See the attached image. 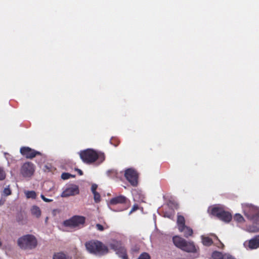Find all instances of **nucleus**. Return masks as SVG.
I'll return each mask as SVG.
<instances>
[{
	"label": "nucleus",
	"mask_w": 259,
	"mask_h": 259,
	"mask_svg": "<svg viewBox=\"0 0 259 259\" xmlns=\"http://www.w3.org/2000/svg\"><path fill=\"white\" fill-rule=\"evenodd\" d=\"M96 227L98 230L100 231H103L104 230V227L100 224H96Z\"/></svg>",
	"instance_id": "obj_29"
},
{
	"label": "nucleus",
	"mask_w": 259,
	"mask_h": 259,
	"mask_svg": "<svg viewBox=\"0 0 259 259\" xmlns=\"http://www.w3.org/2000/svg\"><path fill=\"white\" fill-rule=\"evenodd\" d=\"M6 199L4 198H1L0 199V206H2L5 203Z\"/></svg>",
	"instance_id": "obj_33"
},
{
	"label": "nucleus",
	"mask_w": 259,
	"mask_h": 259,
	"mask_svg": "<svg viewBox=\"0 0 259 259\" xmlns=\"http://www.w3.org/2000/svg\"><path fill=\"white\" fill-rule=\"evenodd\" d=\"M40 197L41 198V199L45 201V202H52L53 201V200L52 199H48V198H47L46 197H45V196L42 194H41L40 195Z\"/></svg>",
	"instance_id": "obj_30"
},
{
	"label": "nucleus",
	"mask_w": 259,
	"mask_h": 259,
	"mask_svg": "<svg viewBox=\"0 0 259 259\" xmlns=\"http://www.w3.org/2000/svg\"><path fill=\"white\" fill-rule=\"evenodd\" d=\"M79 193V190L78 186L74 185L67 188L63 191L61 196L62 197H67L70 196H74L78 194Z\"/></svg>",
	"instance_id": "obj_12"
},
{
	"label": "nucleus",
	"mask_w": 259,
	"mask_h": 259,
	"mask_svg": "<svg viewBox=\"0 0 259 259\" xmlns=\"http://www.w3.org/2000/svg\"><path fill=\"white\" fill-rule=\"evenodd\" d=\"M85 221V218L83 216L74 215L70 219L64 221L63 225L66 227H76L84 224Z\"/></svg>",
	"instance_id": "obj_9"
},
{
	"label": "nucleus",
	"mask_w": 259,
	"mask_h": 259,
	"mask_svg": "<svg viewBox=\"0 0 259 259\" xmlns=\"http://www.w3.org/2000/svg\"><path fill=\"white\" fill-rule=\"evenodd\" d=\"M177 223L179 231H182L183 227L186 226L184 217L181 215H178Z\"/></svg>",
	"instance_id": "obj_14"
},
{
	"label": "nucleus",
	"mask_w": 259,
	"mask_h": 259,
	"mask_svg": "<svg viewBox=\"0 0 259 259\" xmlns=\"http://www.w3.org/2000/svg\"><path fill=\"white\" fill-rule=\"evenodd\" d=\"M124 177L130 184L136 187L138 184V174L137 171L132 169L128 168L125 170Z\"/></svg>",
	"instance_id": "obj_10"
},
{
	"label": "nucleus",
	"mask_w": 259,
	"mask_h": 259,
	"mask_svg": "<svg viewBox=\"0 0 259 259\" xmlns=\"http://www.w3.org/2000/svg\"><path fill=\"white\" fill-rule=\"evenodd\" d=\"M20 153L27 159H32L37 155H41L40 152L31 149L28 147H22L20 148Z\"/></svg>",
	"instance_id": "obj_11"
},
{
	"label": "nucleus",
	"mask_w": 259,
	"mask_h": 259,
	"mask_svg": "<svg viewBox=\"0 0 259 259\" xmlns=\"http://www.w3.org/2000/svg\"><path fill=\"white\" fill-rule=\"evenodd\" d=\"M180 232H182L184 234V236L186 238H188L190 236H192L193 234V231L192 228L190 227L185 226L182 231H179Z\"/></svg>",
	"instance_id": "obj_15"
},
{
	"label": "nucleus",
	"mask_w": 259,
	"mask_h": 259,
	"mask_svg": "<svg viewBox=\"0 0 259 259\" xmlns=\"http://www.w3.org/2000/svg\"><path fill=\"white\" fill-rule=\"evenodd\" d=\"M79 156L82 161L87 164L93 163L97 160L101 163L105 160V155L103 153L98 152L91 149L81 151Z\"/></svg>",
	"instance_id": "obj_1"
},
{
	"label": "nucleus",
	"mask_w": 259,
	"mask_h": 259,
	"mask_svg": "<svg viewBox=\"0 0 259 259\" xmlns=\"http://www.w3.org/2000/svg\"><path fill=\"white\" fill-rule=\"evenodd\" d=\"M138 259H150V256L148 253L143 252L139 256Z\"/></svg>",
	"instance_id": "obj_26"
},
{
	"label": "nucleus",
	"mask_w": 259,
	"mask_h": 259,
	"mask_svg": "<svg viewBox=\"0 0 259 259\" xmlns=\"http://www.w3.org/2000/svg\"><path fill=\"white\" fill-rule=\"evenodd\" d=\"M87 250L97 254H103L108 252L107 247L99 241H90L85 243Z\"/></svg>",
	"instance_id": "obj_6"
},
{
	"label": "nucleus",
	"mask_w": 259,
	"mask_h": 259,
	"mask_svg": "<svg viewBox=\"0 0 259 259\" xmlns=\"http://www.w3.org/2000/svg\"><path fill=\"white\" fill-rule=\"evenodd\" d=\"M234 220L238 223H242L244 222V219L240 213H236L234 216Z\"/></svg>",
	"instance_id": "obj_22"
},
{
	"label": "nucleus",
	"mask_w": 259,
	"mask_h": 259,
	"mask_svg": "<svg viewBox=\"0 0 259 259\" xmlns=\"http://www.w3.org/2000/svg\"><path fill=\"white\" fill-rule=\"evenodd\" d=\"M208 211L211 215L217 217L219 220L226 223H229L232 219L231 213L225 211L221 207L214 206L209 208Z\"/></svg>",
	"instance_id": "obj_4"
},
{
	"label": "nucleus",
	"mask_w": 259,
	"mask_h": 259,
	"mask_svg": "<svg viewBox=\"0 0 259 259\" xmlns=\"http://www.w3.org/2000/svg\"><path fill=\"white\" fill-rule=\"evenodd\" d=\"M93 193L94 194V199L95 202H96V203L99 202L101 201V196H100V194L97 192H94Z\"/></svg>",
	"instance_id": "obj_23"
},
{
	"label": "nucleus",
	"mask_w": 259,
	"mask_h": 259,
	"mask_svg": "<svg viewBox=\"0 0 259 259\" xmlns=\"http://www.w3.org/2000/svg\"><path fill=\"white\" fill-rule=\"evenodd\" d=\"M6 174L4 169L2 167H0V180H4L6 178Z\"/></svg>",
	"instance_id": "obj_24"
},
{
	"label": "nucleus",
	"mask_w": 259,
	"mask_h": 259,
	"mask_svg": "<svg viewBox=\"0 0 259 259\" xmlns=\"http://www.w3.org/2000/svg\"><path fill=\"white\" fill-rule=\"evenodd\" d=\"M75 170L78 172L79 175L81 176L83 175V172L81 169H78V168H76Z\"/></svg>",
	"instance_id": "obj_34"
},
{
	"label": "nucleus",
	"mask_w": 259,
	"mask_h": 259,
	"mask_svg": "<svg viewBox=\"0 0 259 259\" xmlns=\"http://www.w3.org/2000/svg\"><path fill=\"white\" fill-rule=\"evenodd\" d=\"M74 177V176H72V175L67 172H63L61 175V178L63 180H67L69 179L70 177Z\"/></svg>",
	"instance_id": "obj_25"
},
{
	"label": "nucleus",
	"mask_w": 259,
	"mask_h": 259,
	"mask_svg": "<svg viewBox=\"0 0 259 259\" xmlns=\"http://www.w3.org/2000/svg\"><path fill=\"white\" fill-rule=\"evenodd\" d=\"M11 194V190L9 188H6L4 189L3 192V195H5V196H7Z\"/></svg>",
	"instance_id": "obj_27"
},
{
	"label": "nucleus",
	"mask_w": 259,
	"mask_h": 259,
	"mask_svg": "<svg viewBox=\"0 0 259 259\" xmlns=\"http://www.w3.org/2000/svg\"><path fill=\"white\" fill-rule=\"evenodd\" d=\"M220 244L221 245V247L223 248L224 247V244L222 242H221L220 241Z\"/></svg>",
	"instance_id": "obj_35"
},
{
	"label": "nucleus",
	"mask_w": 259,
	"mask_h": 259,
	"mask_svg": "<svg viewBox=\"0 0 259 259\" xmlns=\"http://www.w3.org/2000/svg\"><path fill=\"white\" fill-rule=\"evenodd\" d=\"M97 187H98V186L97 185L95 184H94L92 185V187H91V191L92 192V193H94V192H97L96 191V190L97 189Z\"/></svg>",
	"instance_id": "obj_31"
},
{
	"label": "nucleus",
	"mask_w": 259,
	"mask_h": 259,
	"mask_svg": "<svg viewBox=\"0 0 259 259\" xmlns=\"http://www.w3.org/2000/svg\"><path fill=\"white\" fill-rule=\"evenodd\" d=\"M53 259H71V258L64 253L57 252L54 254Z\"/></svg>",
	"instance_id": "obj_18"
},
{
	"label": "nucleus",
	"mask_w": 259,
	"mask_h": 259,
	"mask_svg": "<svg viewBox=\"0 0 259 259\" xmlns=\"http://www.w3.org/2000/svg\"><path fill=\"white\" fill-rule=\"evenodd\" d=\"M244 245L245 247L248 246L251 249L259 247V235L256 236L249 241H246L244 243Z\"/></svg>",
	"instance_id": "obj_13"
},
{
	"label": "nucleus",
	"mask_w": 259,
	"mask_h": 259,
	"mask_svg": "<svg viewBox=\"0 0 259 259\" xmlns=\"http://www.w3.org/2000/svg\"><path fill=\"white\" fill-rule=\"evenodd\" d=\"M30 211L31 214L37 218H39L41 215V212L40 209L36 205H33L31 207Z\"/></svg>",
	"instance_id": "obj_16"
},
{
	"label": "nucleus",
	"mask_w": 259,
	"mask_h": 259,
	"mask_svg": "<svg viewBox=\"0 0 259 259\" xmlns=\"http://www.w3.org/2000/svg\"><path fill=\"white\" fill-rule=\"evenodd\" d=\"M243 211L247 219L253 223L259 224V208L251 204H246L244 206Z\"/></svg>",
	"instance_id": "obj_5"
},
{
	"label": "nucleus",
	"mask_w": 259,
	"mask_h": 259,
	"mask_svg": "<svg viewBox=\"0 0 259 259\" xmlns=\"http://www.w3.org/2000/svg\"><path fill=\"white\" fill-rule=\"evenodd\" d=\"M113 139H111V141H110L111 143H112V141H113Z\"/></svg>",
	"instance_id": "obj_36"
},
{
	"label": "nucleus",
	"mask_w": 259,
	"mask_h": 259,
	"mask_svg": "<svg viewBox=\"0 0 259 259\" xmlns=\"http://www.w3.org/2000/svg\"><path fill=\"white\" fill-rule=\"evenodd\" d=\"M172 241L174 245L183 251L197 253L198 255L199 247L196 246L193 241H187L185 239L179 236H175L172 238Z\"/></svg>",
	"instance_id": "obj_2"
},
{
	"label": "nucleus",
	"mask_w": 259,
	"mask_h": 259,
	"mask_svg": "<svg viewBox=\"0 0 259 259\" xmlns=\"http://www.w3.org/2000/svg\"><path fill=\"white\" fill-rule=\"evenodd\" d=\"M247 231L251 233H255L259 231V224L253 223L252 225H248L246 226Z\"/></svg>",
	"instance_id": "obj_17"
},
{
	"label": "nucleus",
	"mask_w": 259,
	"mask_h": 259,
	"mask_svg": "<svg viewBox=\"0 0 259 259\" xmlns=\"http://www.w3.org/2000/svg\"><path fill=\"white\" fill-rule=\"evenodd\" d=\"M139 209V205L137 204H135L132 207L131 211L129 212V214H132L133 212Z\"/></svg>",
	"instance_id": "obj_28"
},
{
	"label": "nucleus",
	"mask_w": 259,
	"mask_h": 259,
	"mask_svg": "<svg viewBox=\"0 0 259 259\" xmlns=\"http://www.w3.org/2000/svg\"><path fill=\"white\" fill-rule=\"evenodd\" d=\"M202 240L203 244L205 246H210L213 243L212 239L208 237H203Z\"/></svg>",
	"instance_id": "obj_20"
},
{
	"label": "nucleus",
	"mask_w": 259,
	"mask_h": 259,
	"mask_svg": "<svg viewBox=\"0 0 259 259\" xmlns=\"http://www.w3.org/2000/svg\"><path fill=\"white\" fill-rule=\"evenodd\" d=\"M35 165L31 162H26L21 166L20 174L24 178L31 177L35 171Z\"/></svg>",
	"instance_id": "obj_8"
},
{
	"label": "nucleus",
	"mask_w": 259,
	"mask_h": 259,
	"mask_svg": "<svg viewBox=\"0 0 259 259\" xmlns=\"http://www.w3.org/2000/svg\"><path fill=\"white\" fill-rule=\"evenodd\" d=\"M25 193L27 198L35 199L36 197V193L34 191H28Z\"/></svg>",
	"instance_id": "obj_21"
},
{
	"label": "nucleus",
	"mask_w": 259,
	"mask_h": 259,
	"mask_svg": "<svg viewBox=\"0 0 259 259\" xmlns=\"http://www.w3.org/2000/svg\"><path fill=\"white\" fill-rule=\"evenodd\" d=\"M224 259H235V258L230 254H225Z\"/></svg>",
	"instance_id": "obj_32"
},
{
	"label": "nucleus",
	"mask_w": 259,
	"mask_h": 259,
	"mask_svg": "<svg viewBox=\"0 0 259 259\" xmlns=\"http://www.w3.org/2000/svg\"><path fill=\"white\" fill-rule=\"evenodd\" d=\"M211 256L213 259H224L225 254L220 252L215 251L212 252Z\"/></svg>",
	"instance_id": "obj_19"
},
{
	"label": "nucleus",
	"mask_w": 259,
	"mask_h": 259,
	"mask_svg": "<svg viewBox=\"0 0 259 259\" xmlns=\"http://www.w3.org/2000/svg\"><path fill=\"white\" fill-rule=\"evenodd\" d=\"M1 245H2V243H1V242L0 241V246H1Z\"/></svg>",
	"instance_id": "obj_38"
},
{
	"label": "nucleus",
	"mask_w": 259,
	"mask_h": 259,
	"mask_svg": "<svg viewBox=\"0 0 259 259\" xmlns=\"http://www.w3.org/2000/svg\"><path fill=\"white\" fill-rule=\"evenodd\" d=\"M17 244L21 249H32L36 247L37 241L34 236L28 234L18 238Z\"/></svg>",
	"instance_id": "obj_3"
},
{
	"label": "nucleus",
	"mask_w": 259,
	"mask_h": 259,
	"mask_svg": "<svg viewBox=\"0 0 259 259\" xmlns=\"http://www.w3.org/2000/svg\"><path fill=\"white\" fill-rule=\"evenodd\" d=\"M118 144V143L117 144H114V145L115 146H116Z\"/></svg>",
	"instance_id": "obj_37"
},
{
	"label": "nucleus",
	"mask_w": 259,
	"mask_h": 259,
	"mask_svg": "<svg viewBox=\"0 0 259 259\" xmlns=\"http://www.w3.org/2000/svg\"><path fill=\"white\" fill-rule=\"evenodd\" d=\"M109 204L112 205H121L119 211H123L128 209L131 205L130 200L123 195L114 197L110 200Z\"/></svg>",
	"instance_id": "obj_7"
}]
</instances>
